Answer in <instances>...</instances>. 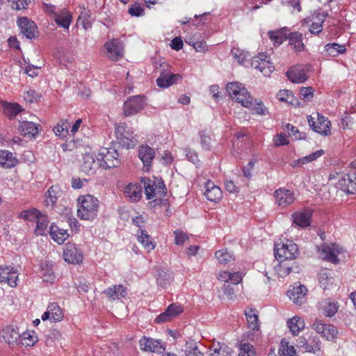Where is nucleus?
Listing matches in <instances>:
<instances>
[{"label": "nucleus", "mask_w": 356, "mask_h": 356, "mask_svg": "<svg viewBox=\"0 0 356 356\" xmlns=\"http://www.w3.org/2000/svg\"><path fill=\"white\" fill-rule=\"evenodd\" d=\"M99 200L91 195L79 197L77 200V216L81 220H92L97 216Z\"/></svg>", "instance_id": "1"}, {"label": "nucleus", "mask_w": 356, "mask_h": 356, "mask_svg": "<svg viewBox=\"0 0 356 356\" xmlns=\"http://www.w3.org/2000/svg\"><path fill=\"white\" fill-rule=\"evenodd\" d=\"M226 90L230 98L241 104L243 107L250 108L253 105V99L245 86L239 82H230L227 84Z\"/></svg>", "instance_id": "2"}, {"label": "nucleus", "mask_w": 356, "mask_h": 356, "mask_svg": "<svg viewBox=\"0 0 356 356\" xmlns=\"http://www.w3.org/2000/svg\"><path fill=\"white\" fill-rule=\"evenodd\" d=\"M145 194L147 200H153L154 206L160 204L166 195V188L161 181L147 179L144 181Z\"/></svg>", "instance_id": "3"}, {"label": "nucleus", "mask_w": 356, "mask_h": 356, "mask_svg": "<svg viewBox=\"0 0 356 356\" xmlns=\"http://www.w3.org/2000/svg\"><path fill=\"white\" fill-rule=\"evenodd\" d=\"M310 127L316 133L324 136L331 135V122L327 118L316 112L307 117Z\"/></svg>", "instance_id": "4"}, {"label": "nucleus", "mask_w": 356, "mask_h": 356, "mask_svg": "<svg viewBox=\"0 0 356 356\" xmlns=\"http://www.w3.org/2000/svg\"><path fill=\"white\" fill-rule=\"evenodd\" d=\"M298 254L297 245L291 240L285 242L275 243V254L277 259L290 261L295 259Z\"/></svg>", "instance_id": "5"}, {"label": "nucleus", "mask_w": 356, "mask_h": 356, "mask_svg": "<svg viewBox=\"0 0 356 356\" xmlns=\"http://www.w3.org/2000/svg\"><path fill=\"white\" fill-rule=\"evenodd\" d=\"M115 136L118 142L127 149L133 148L136 145L134 132L126 123H119L115 125Z\"/></svg>", "instance_id": "6"}, {"label": "nucleus", "mask_w": 356, "mask_h": 356, "mask_svg": "<svg viewBox=\"0 0 356 356\" xmlns=\"http://www.w3.org/2000/svg\"><path fill=\"white\" fill-rule=\"evenodd\" d=\"M97 159L103 162L100 165L106 168L118 167L120 163L118 152L114 147H102Z\"/></svg>", "instance_id": "7"}, {"label": "nucleus", "mask_w": 356, "mask_h": 356, "mask_svg": "<svg viewBox=\"0 0 356 356\" xmlns=\"http://www.w3.org/2000/svg\"><path fill=\"white\" fill-rule=\"evenodd\" d=\"M327 13L321 9L315 10L311 17L305 18L302 20V26L308 25L312 23L309 28V31L312 34H319L323 31L322 25L325 22Z\"/></svg>", "instance_id": "8"}, {"label": "nucleus", "mask_w": 356, "mask_h": 356, "mask_svg": "<svg viewBox=\"0 0 356 356\" xmlns=\"http://www.w3.org/2000/svg\"><path fill=\"white\" fill-rule=\"evenodd\" d=\"M107 58L112 61H118L124 56V46L118 39H111L104 44Z\"/></svg>", "instance_id": "9"}, {"label": "nucleus", "mask_w": 356, "mask_h": 356, "mask_svg": "<svg viewBox=\"0 0 356 356\" xmlns=\"http://www.w3.org/2000/svg\"><path fill=\"white\" fill-rule=\"evenodd\" d=\"M318 252L322 259L336 264L339 263L337 257L341 252V248L336 244H323L318 248Z\"/></svg>", "instance_id": "10"}, {"label": "nucleus", "mask_w": 356, "mask_h": 356, "mask_svg": "<svg viewBox=\"0 0 356 356\" xmlns=\"http://www.w3.org/2000/svg\"><path fill=\"white\" fill-rule=\"evenodd\" d=\"M19 282L18 270L11 266H0V283H6L15 288Z\"/></svg>", "instance_id": "11"}, {"label": "nucleus", "mask_w": 356, "mask_h": 356, "mask_svg": "<svg viewBox=\"0 0 356 356\" xmlns=\"http://www.w3.org/2000/svg\"><path fill=\"white\" fill-rule=\"evenodd\" d=\"M145 106V99L142 96L129 97L123 106V113L125 116H131L138 113Z\"/></svg>", "instance_id": "12"}, {"label": "nucleus", "mask_w": 356, "mask_h": 356, "mask_svg": "<svg viewBox=\"0 0 356 356\" xmlns=\"http://www.w3.org/2000/svg\"><path fill=\"white\" fill-rule=\"evenodd\" d=\"M312 327L328 341L333 340L338 335V330L335 326L325 323L321 320H316Z\"/></svg>", "instance_id": "13"}, {"label": "nucleus", "mask_w": 356, "mask_h": 356, "mask_svg": "<svg viewBox=\"0 0 356 356\" xmlns=\"http://www.w3.org/2000/svg\"><path fill=\"white\" fill-rule=\"evenodd\" d=\"M339 187L346 193H356V170H351L338 181Z\"/></svg>", "instance_id": "14"}, {"label": "nucleus", "mask_w": 356, "mask_h": 356, "mask_svg": "<svg viewBox=\"0 0 356 356\" xmlns=\"http://www.w3.org/2000/svg\"><path fill=\"white\" fill-rule=\"evenodd\" d=\"M252 66L259 70L266 76H268L275 69L274 65L265 54H260L254 57L252 61Z\"/></svg>", "instance_id": "15"}, {"label": "nucleus", "mask_w": 356, "mask_h": 356, "mask_svg": "<svg viewBox=\"0 0 356 356\" xmlns=\"http://www.w3.org/2000/svg\"><path fill=\"white\" fill-rule=\"evenodd\" d=\"M64 260L72 264H81L83 261V253L74 243H67L63 250Z\"/></svg>", "instance_id": "16"}, {"label": "nucleus", "mask_w": 356, "mask_h": 356, "mask_svg": "<svg viewBox=\"0 0 356 356\" xmlns=\"http://www.w3.org/2000/svg\"><path fill=\"white\" fill-rule=\"evenodd\" d=\"M184 312V308L181 305L177 303L170 304L164 312L160 314L156 318L157 323H163L172 321Z\"/></svg>", "instance_id": "17"}, {"label": "nucleus", "mask_w": 356, "mask_h": 356, "mask_svg": "<svg viewBox=\"0 0 356 356\" xmlns=\"http://www.w3.org/2000/svg\"><path fill=\"white\" fill-rule=\"evenodd\" d=\"M274 197L276 204L279 207H286L292 204L296 200L293 192L286 188H280L274 192Z\"/></svg>", "instance_id": "18"}, {"label": "nucleus", "mask_w": 356, "mask_h": 356, "mask_svg": "<svg viewBox=\"0 0 356 356\" xmlns=\"http://www.w3.org/2000/svg\"><path fill=\"white\" fill-rule=\"evenodd\" d=\"M307 289L300 283H296L292 289L287 292L289 298L296 305H300L305 302Z\"/></svg>", "instance_id": "19"}, {"label": "nucleus", "mask_w": 356, "mask_h": 356, "mask_svg": "<svg viewBox=\"0 0 356 356\" xmlns=\"http://www.w3.org/2000/svg\"><path fill=\"white\" fill-rule=\"evenodd\" d=\"M289 79L296 83H304L307 79V70L305 66L298 65L291 67L286 72Z\"/></svg>", "instance_id": "20"}, {"label": "nucleus", "mask_w": 356, "mask_h": 356, "mask_svg": "<svg viewBox=\"0 0 356 356\" xmlns=\"http://www.w3.org/2000/svg\"><path fill=\"white\" fill-rule=\"evenodd\" d=\"M17 25L21 33L27 38H33L38 34V28L35 22L27 17H20L17 19Z\"/></svg>", "instance_id": "21"}, {"label": "nucleus", "mask_w": 356, "mask_h": 356, "mask_svg": "<svg viewBox=\"0 0 356 356\" xmlns=\"http://www.w3.org/2000/svg\"><path fill=\"white\" fill-rule=\"evenodd\" d=\"M138 344L140 349L145 352L159 353L161 350L165 349L159 340L145 336L140 339Z\"/></svg>", "instance_id": "22"}, {"label": "nucleus", "mask_w": 356, "mask_h": 356, "mask_svg": "<svg viewBox=\"0 0 356 356\" xmlns=\"http://www.w3.org/2000/svg\"><path fill=\"white\" fill-rule=\"evenodd\" d=\"M312 216V211L310 209L298 211L291 215L293 223L302 228H305L310 225Z\"/></svg>", "instance_id": "23"}, {"label": "nucleus", "mask_w": 356, "mask_h": 356, "mask_svg": "<svg viewBox=\"0 0 356 356\" xmlns=\"http://www.w3.org/2000/svg\"><path fill=\"white\" fill-rule=\"evenodd\" d=\"M155 156L154 150L148 145H142L138 149V157L143 163V170L148 172Z\"/></svg>", "instance_id": "24"}, {"label": "nucleus", "mask_w": 356, "mask_h": 356, "mask_svg": "<svg viewBox=\"0 0 356 356\" xmlns=\"http://www.w3.org/2000/svg\"><path fill=\"white\" fill-rule=\"evenodd\" d=\"M182 76L179 74L162 72L156 79L157 86L162 88H168L181 81Z\"/></svg>", "instance_id": "25"}, {"label": "nucleus", "mask_w": 356, "mask_h": 356, "mask_svg": "<svg viewBox=\"0 0 356 356\" xmlns=\"http://www.w3.org/2000/svg\"><path fill=\"white\" fill-rule=\"evenodd\" d=\"M1 112L9 119L15 118L23 111V108L16 102H8L6 101H0Z\"/></svg>", "instance_id": "26"}, {"label": "nucleus", "mask_w": 356, "mask_h": 356, "mask_svg": "<svg viewBox=\"0 0 356 356\" xmlns=\"http://www.w3.org/2000/svg\"><path fill=\"white\" fill-rule=\"evenodd\" d=\"M1 337L5 343L14 346L17 344L20 334L17 328L10 325L2 330Z\"/></svg>", "instance_id": "27"}, {"label": "nucleus", "mask_w": 356, "mask_h": 356, "mask_svg": "<svg viewBox=\"0 0 356 356\" xmlns=\"http://www.w3.org/2000/svg\"><path fill=\"white\" fill-rule=\"evenodd\" d=\"M204 195L211 202H218L222 197V192L220 187L216 186L212 181H208L206 184Z\"/></svg>", "instance_id": "28"}, {"label": "nucleus", "mask_w": 356, "mask_h": 356, "mask_svg": "<svg viewBox=\"0 0 356 356\" xmlns=\"http://www.w3.org/2000/svg\"><path fill=\"white\" fill-rule=\"evenodd\" d=\"M300 347L307 353H316L321 350V341L317 337H309L308 341L305 338L300 339Z\"/></svg>", "instance_id": "29"}, {"label": "nucleus", "mask_w": 356, "mask_h": 356, "mask_svg": "<svg viewBox=\"0 0 356 356\" xmlns=\"http://www.w3.org/2000/svg\"><path fill=\"white\" fill-rule=\"evenodd\" d=\"M54 22L60 27L68 29L72 21V16L67 9H61L57 11L53 17Z\"/></svg>", "instance_id": "30"}, {"label": "nucleus", "mask_w": 356, "mask_h": 356, "mask_svg": "<svg viewBox=\"0 0 356 356\" xmlns=\"http://www.w3.org/2000/svg\"><path fill=\"white\" fill-rule=\"evenodd\" d=\"M286 324L293 336H298L305 327L304 319L298 316H294L289 318L286 321Z\"/></svg>", "instance_id": "31"}, {"label": "nucleus", "mask_w": 356, "mask_h": 356, "mask_svg": "<svg viewBox=\"0 0 356 356\" xmlns=\"http://www.w3.org/2000/svg\"><path fill=\"white\" fill-rule=\"evenodd\" d=\"M124 193L130 201L136 202L142 197V188L138 184L130 183L125 186Z\"/></svg>", "instance_id": "32"}, {"label": "nucleus", "mask_w": 356, "mask_h": 356, "mask_svg": "<svg viewBox=\"0 0 356 356\" xmlns=\"http://www.w3.org/2000/svg\"><path fill=\"white\" fill-rule=\"evenodd\" d=\"M111 300H119L124 298L127 294V289L122 284L112 286L103 292Z\"/></svg>", "instance_id": "33"}, {"label": "nucleus", "mask_w": 356, "mask_h": 356, "mask_svg": "<svg viewBox=\"0 0 356 356\" xmlns=\"http://www.w3.org/2000/svg\"><path fill=\"white\" fill-rule=\"evenodd\" d=\"M19 130L23 136L32 138L38 134L39 129L37 124L24 121L20 122Z\"/></svg>", "instance_id": "34"}, {"label": "nucleus", "mask_w": 356, "mask_h": 356, "mask_svg": "<svg viewBox=\"0 0 356 356\" xmlns=\"http://www.w3.org/2000/svg\"><path fill=\"white\" fill-rule=\"evenodd\" d=\"M49 234L51 238L59 244H62L69 237L67 230L61 229L56 225H51Z\"/></svg>", "instance_id": "35"}, {"label": "nucleus", "mask_w": 356, "mask_h": 356, "mask_svg": "<svg viewBox=\"0 0 356 356\" xmlns=\"http://www.w3.org/2000/svg\"><path fill=\"white\" fill-rule=\"evenodd\" d=\"M138 241L148 252L155 248V243L146 230L140 229L138 231Z\"/></svg>", "instance_id": "36"}, {"label": "nucleus", "mask_w": 356, "mask_h": 356, "mask_svg": "<svg viewBox=\"0 0 356 356\" xmlns=\"http://www.w3.org/2000/svg\"><path fill=\"white\" fill-rule=\"evenodd\" d=\"M278 355L279 356H299L295 347L285 338L280 341Z\"/></svg>", "instance_id": "37"}, {"label": "nucleus", "mask_w": 356, "mask_h": 356, "mask_svg": "<svg viewBox=\"0 0 356 356\" xmlns=\"http://www.w3.org/2000/svg\"><path fill=\"white\" fill-rule=\"evenodd\" d=\"M97 164L95 158L90 154H86L83 156V161L81 165V170L86 174H93L95 171Z\"/></svg>", "instance_id": "38"}, {"label": "nucleus", "mask_w": 356, "mask_h": 356, "mask_svg": "<svg viewBox=\"0 0 356 356\" xmlns=\"http://www.w3.org/2000/svg\"><path fill=\"white\" fill-rule=\"evenodd\" d=\"M17 163V159L13 156V153L7 150H0V165L10 168L15 166Z\"/></svg>", "instance_id": "39"}, {"label": "nucleus", "mask_w": 356, "mask_h": 356, "mask_svg": "<svg viewBox=\"0 0 356 356\" xmlns=\"http://www.w3.org/2000/svg\"><path fill=\"white\" fill-rule=\"evenodd\" d=\"M248 321V327L252 330H258L259 328V322L258 312L254 309H248L245 312Z\"/></svg>", "instance_id": "40"}, {"label": "nucleus", "mask_w": 356, "mask_h": 356, "mask_svg": "<svg viewBox=\"0 0 356 356\" xmlns=\"http://www.w3.org/2000/svg\"><path fill=\"white\" fill-rule=\"evenodd\" d=\"M268 35L275 44H280L286 40L288 31L286 28H282L275 31H270L268 32Z\"/></svg>", "instance_id": "41"}, {"label": "nucleus", "mask_w": 356, "mask_h": 356, "mask_svg": "<svg viewBox=\"0 0 356 356\" xmlns=\"http://www.w3.org/2000/svg\"><path fill=\"white\" fill-rule=\"evenodd\" d=\"M42 214L39 210L32 208L19 212L17 216L26 221L35 222Z\"/></svg>", "instance_id": "42"}, {"label": "nucleus", "mask_w": 356, "mask_h": 356, "mask_svg": "<svg viewBox=\"0 0 356 356\" xmlns=\"http://www.w3.org/2000/svg\"><path fill=\"white\" fill-rule=\"evenodd\" d=\"M289 44L296 51H301L305 49L302 42V34L299 32H293L289 34Z\"/></svg>", "instance_id": "43"}, {"label": "nucleus", "mask_w": 356, "mask_h": 356, "mask_svg": "<svg viewBox=\"0 0 356 356\" xmlns=\"http://www.w3.org/2000/svg\"><path fill=\"white\" fill-rule=\"evenodd\" d=\"M19 343L25 347L34 346L38 341V335L34 331H26L19 337Z\"/></svg>", "instance_id": "44"}, {"label": "nucleus", "mask_w": 356, "mask_h": 356, "mask_svg": "<svg viewBox=\"0 0 356 356\" xmlns=\"http://www.w3.org/2000/svg\"><path fill=\"white\" fill-rule=\"evenodd\" d=\"M320 309L323 315L331 317L333 316L338 310V305L336 302L330 300H325L321 303Z\"/></svg>", "instance_id": "45"}, {"label": "nucleus", "mask_w": 356, "mask_h": 356, "mask_svg": "<svg viewBox=\"0 0 356 356\" xmlns=\"http://www.w3.org/2000/svg\"><path fill=\"white\" fill-rule=\"evenodd\" d=\"M293 263L289 261L280 260V264L275 266V270L280 277H285L289 275L292 270Z\"/></svg>", "instance_id": "46"}, {"label": "nucleus", "mask_w": 356, "mask_h": 356, "mask_svg": "<svg viewBox=\"0 0 356 356\" xmlns=\"http://www.w3.org/2000/svg\"><path fill=\"white\" fill-rule=\"evenodd\" d=\"M277 98L282 102H286L291 105H299L298 100L295 97L293 93L288 90H281L277 94Z\"/></svg>", "instance_id": "47"}, {"label": "nucleus", "mask_w": 356, "mask_h": 356, "mask_svg": "<svg viewBox=\"0 0 356 356\" xmlns=\"http://www.w3.org/2000/svg\"><path fill=\"white\" fill-rule=\"evenodd\" d=\"M51 315V321L60 322L64 318V313L60 307L55 302H52L48 306Z\"/></svg>", "instance_id": "48"}, {"label": "nucleus", "mask_w": 356, "mask_h": 356, "mask_svg": "<svg viewBox=\"0 0 356 356\" xmlns=\"http://www.w3.org/2000/svg\"><path fill=\"white\" fill-rule=\"evenodd\" d=\"M346 49L344 45L337 43H329L325 46V52L331 57H336L341 54H343Z\"/></svg>", "instance_id": "49"}, {"label": "nucleus", "mask_w": 356, "mask_h": 356, "mask_svg": "<svg viewBox=\"0 0 356 356\" xmlns=\"http://www.w3.org/2000/svg\"><path fill=\"white\" fill-rule=\"evenodd\" d=\"M35 222V234L38 236L44 235L49 225L47 216L42 213Z\"/></svg>", "instance_id": "50"}, {"label": "nucleus", "mask_w": 356, "mask_h": 356, "mask_svg": "<svg viewBox=\"0 0 356 356\" xmlns=\"http://www.w3.org/2000/svg\"><path fill=\"white\" fill-rule=\"evenodd\" d=\"M215 257L220 264H227L234 260V255L227 249H222L216 252Z\"/></svg>", "instance_id": "51"}, {"label": "nucleus", "mask_w": 356, "mask_h": 356, "mask_svg": "<svg viewBox=\"0 0 356 356\" xmlns=\"http://www.w3.org/2000/svg\"><path fill=\"white\" fill-rule=\"evenodd\" d=\"M238 348V356H256L255 349L250 343H241Z\"/></svg>", "instance_id": "52"}, {"label": "nucleus", "mask_w": 356, "mask_h": 356, "mask_svg": "<svg viewBox=\"0 0 356 356\" xmlns=\"http://www.w3.org/2000/svg\"><path fill=\"white\" fill-rule=\"evenodd\" d=\"M41 275L43 280L47 282H52L55 280V275L53 269L48 264L41 266Z\"/></svg>", "instance_id": "53"}, {"label": "nucleus", "mask_w": 356, "mask_h": 356, "mask_svg": "<svg viewBox=\"0 0 356 356\" xmlns=\"http://www.w3.org/2000/svg\"><path fill=\"white\" fill-rule=\"evenodd\" d=\"M60 190L56 186H51L50 187L46 195V202L48 205H54L58 199V194L59 193Z\"/></svg>", "instance_id": "54"}, {"label": "nucleus", "mask_w": 356, "mask_h": 356, "mask_svg": "<svg viewBox=\"0 0 356 356\" xmlns=\"http://www.w3.org/2000/svg\"><path fill=\"white\" fill-rule=\"evenodd\" d=\"M70 127V122L68 121L62 122L58 123L54 128V131L55 134L59 137L64 138L66 134H69L68 128Z\"/></svg>", "instance_id": "55"}, {"label": "nucleus", "mask_w": 356, "mask_h": 356, "mask_svg": "<svg viewBox=\"0 0 356 356\" xmlns=\"http://www.w3.org/2000/svg\"><path fill=\"white\" fill-rule=\"evenodd\" d=\"M324 150L319 149L317 150L312 154H310L308 156H304L300 159H298V162L300 165H303L305 163H308L309 162H312L315 160H316L318 158L321 157L324 154Z\"/></svg>", "instance_id": "56"}, {"label": "nucleus", "mask_w": 356, "mask_h": 356, "mask_svg": "<svg viewBox=\"0 0 356 356\" xmlns=\"http://www.w3.org/2000/svg\"><path fill=\"white\" fill-rule=\"evenodd\" d=\"M210 356H232V350L227 346H221L220 348H215Z\"/></svg>", "instance_id": "57"}, {"label": "nucleus", "mask_w": 356, "mask_h": 356, "mask_svg": "<svg viewBox=\"0 0 356 356\" xmlns=\"http://www.w3.org/2000/svg\"><path fill=\"white\" fill-rule=\"evenodd\" d=\"M314 93V89L312 87H302L300 89V97L303 100L310 101Z\"/></svg>", "instance_id": "58"}, {"label": "nucleus", "mask_w": 356, "mask_h": 356, "mask_svg": "<svg viewBox=\"0 0 356 356\" xmlns=\"http://www.w3.org/2000/svg\"><path fill=\"white\" fill-rule=\"evenodd\" d=\"M318 280L322 287L327 289L330 284H332L333 278L329 277L327 272L322 270L318 274Z\"/></svg>", "instance_id": "59"}, {"label": "nucleus", "mask_w": 356, "mask_h": 356, "mask_svg": "<svg viewBox=\"0 0 356 356\" xmlns=\"http://www.w3.org/2000/svg\"><path fill=\"white\" fill-rule=\"evenodd\" d=\"M188 44L197 52L205 53L209 51V46L204 40L189 42Z\"/></svg>", "instance_id": "60"}, {"label": "nucleus", "mask_w": 356, "mask_h": 356, "mask_svg": "<svg viewBox=\"0 0 356 356\" xmlns=\"http://www.w3.org/2000/svg\"><path fill=\"white\" fill-rule=\"evenodd\" d=\"M289 143V140L288 139V137L284 133L277 134L274 138V144L276 147L286 145H288Z\"/></svg>", "instance_id": "61"}, {"label": "nucleus", "mask_w": 356, "mask_h": 356, "mask_svg": "<svg viewBox=\"0 0 356 356\" xmlns=\"http://www.w3.org/2000/svg\"><path fill=\"white\" fill-rule=\"evenodd\" d=\"M128 12L131 16L135 17H140L144 14L143 8L138 3L131 5L129 8Z\"/></svg>", "instance_id": "62"}, {"label": "nucleus", "mask_w": 356, "mask_h": 356, "mask_svg": "<svg viewBox=\"0 0 356 356\" xmlns=\"http://www.w3.org/2000/svg\"><path fill=\"white\" fill-rule=\"evenodd\" d=\"M186 356H204L195 343H191L186 350Z\"/></svg>", "instance_id": "63"}, {"label": "nucleus", "mask_w": 356, "mask_h": 356, "mask_svg": "<svg viewBox=\"0 0 356 356\" xmlns=\"http://www.w3.org/2000/svg\"><path fill=\"white\" fill-rule=\"evenodd\" d=\"M28 0H8L13 9H25L28 5Z\"/></svg>", "instance_id": "64"}]
</instances>
